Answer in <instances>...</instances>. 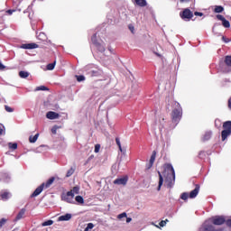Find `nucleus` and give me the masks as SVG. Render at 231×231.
<instances>
[{
  "label": "nucleus",
  "mask_w": 231,
  "mask_h": 231,
  "mask_svg": "<svg viewBox=\"0 0 231 231\" xmlns=\"http://www.w3.org/2000/svg\"><path fill=\"white\" fill-rule=\"evenodd\" d=\"M118 149H119L120 152H122L123 154H125V150H124V149L122 148V146H121V147H118Z\"/></svg>",
  "instance_id": "49"
},
{
  "label": "nucleus",
  "mask_w": 231,
  "mask_h": 231,
  "mask_svg": "<svg viewBox=\"0 0 231 231\" xmlns=\"http://www.w3.org/2000/svg\"><path fill=\"white\" fill-rule=\"evenodd\" d=\"M76 79L78 82H84V80H86V77L84 76H76Z\"/></svg>",
  "instance_id": "33"
},
{
  "label": "nucleus",
  "mask_w": 231,
  "mask_h": 231,
  "mask_svg": "<svg viewBox=\"0 0 231 231\" xmlns=\"http://www.w3.org/2000/svg\"><path fill=\"white\" fill-rule=\"evenodd\" d=\"M183 115V110L180 103H175V108L171 113V120L174 124H178L181 120Z\"/></svg>",
  "instance_id": "3"
},
{
  "label": "nucleus",
  "mask_w": 231,
  "mask_h": 231,
  "mask_svg": "<svg viewBox=\"0 0 231 231\" xmlns=\"http://www.w3.org/2000/svg\"><path fill=\"white\" fill-rule=\"evenodd\" d=\"M93 228H95V225L93 223H88L84 231L93 230Z\"/></svg>",
  "instance_id": "28"
},
{
  "label": "nucleus",
  "mask_w": 231,
  "mask_h": 231,
  "mask_svg": "<svg viewBox=\"0 0 231 231\" xmlns=\"http://www.w3.org/2000/svg\"><path fill=\"white\" fill-rule=\"evenodd\" d=\"M46 184L42 183V185H40L35 190L34 192L32 194V198H37V196H39V194H41V192H42V190H44V186Z\"/></svg>",
  "instance_id": "9"
},
{
  "label": "nucleus",
  "mask_w": 231,
  "mask_h": 231,
  "mask_svg": "<svg viewBox=\"0 0 231 231\" xmlns=\"http://www.w3.org/2000/svg\"><path fill=\"white\" fill-rule=\"evenodd\" d=\"M138 6H147V1L145 0H134Z\"/></svg>",
  "instance_id": "18"
},
{
  "label": "nucleus",
  "mask_w": 231,
  "mask_h": 231,
  "mask_svg": "<svg viewBox=\"0 0 231 231\" xmlns=\"http://www.w3.org/2000/svg\"><path fill=\"white\" fill-rule=\"evenodd\" d=\"M228 107H229V109H231V97L228 100Z\"/></svg>",
  "instance_id": "52"
},
{
  "label": "nucleus",
  "mask_w": 231,
  "mask_h": 231,
  "mask_svg": "<svg viewBox=\"0 0 231 231\" xmlns=\"http://www.w3.org/2000/svg\"><path fill=\"white\" fill-rule=\"evenodd\" d=\"M225 9L223 8V6H221V5H217L216 7H215V13L216 14H221V12H223Z\"/></svg>",
  "instance_id": "22"
},
{
  "label": "nucleus",
  "mask_w": 231,
  "mask_h": 231,
  "mask_svg": "<svg viewBox=\"0 0 231 231\" xmlns=\"http://www.w3.org/2000/svg\"><path fill=\"white\" fill-rule=\"evenodd\" d=\"M60 116L57 112L50 111L46 114L49 120H57Z\"/></svg>",
  "instance_id": "8"
},
{
  "label": "nucleus",
  "mask_w": 231,
  "mask_h": 231,
  "mask_svg": "<svg viewBox=\"0 0 231 231\" xmlns=\"http://www.w3.org/2000/svg\"><path fill=\"white\" fill-rule=\"evenodd\" d=\"M22 48L23 50H35V48H39V45H37L36 43H26L23 44Z\"/></svg>",
  "instance_id": "11"
},
{
  "label": "nucleus",
  "mask_w": 231,
  "mask_h": 231,
  "mask_svg": "<svg viewBox=\"0 0 231 231\" xmlns=\"http://www.w3.org/2000/svg\"><path fill=\"white\" fill-rule=\"evenodd\" d=\"M210 223H213V225H223L225 223V217H213L211 218H209L208 220H207L204 224V230L205 231H213L214 230V226L212 225H210Z\"/></svg>",
  "instance_id": "2"
},
{
  "label": "nucleus",
  "mask_w": 231,
  "mask_h": 231,
  "mask_svg": "<svg viewBox=\"0 0 231 231\" xmlns=\"http://www.w3.org/2000/svg\"><path fill=\"white\" fill-rule=\"evenodd\" d=\"M194 14L199 15V17H203V13L195 12Z\"/></svg>",
  "instance_id": "47"
},
{
  "label": "nucleus",
  "mask_w": 231,
  "mask_h": 231,
  "mask_svg": "<svg viewBox=\"0 0 231 231\" xmlns=\"http://www.w3.org/2000/svg\"><path fill=\"white\" fill-rule=\"evenodd\" d=\"M19 76L21 77V79H28V77H30V73L28 71H20L19 72Z\"/></svg>",
  "instance_id": "19"
},
{
  "label": "nucleus",
  "mask_w": 231,
  "mask_h": 231,
  "mask_svg": "<svg viewBox=\"0 0 231 231\" xmlns=\"http://www.w3.org/2000/svg\"><path fill=\"white\" fill-rule=\"evenodd\" d=\"M95 46L97 48L98 51H101V53H104V51H106V45L104 44V42L95 43Z\"/></svg>",
  "instance_id": "14"
},
{
  "label": "nucleus",
  "mask_w": 231,
  "mask_h": 231,
  "mask_svg": "<svg viewBox=\"0 0 231 231\" xmlns=\"http://www.w3.org/2000/svg\"><path fill=\"white\" fill-rule=\"evenodd\" d=\"M180 198H181V199H183L185 201V200L189 199V193H182Z\"/></svg>",
  "instance_id": "35"
},
{
  "label": "nucleus",
  "mask_w": 231,
  "mask_h": 231,
  "mask_svg": "<svg viewBox=\"0 0 231 231\" xmlns=\"http://www.w3.org/2000/svg\"><path fill=\"white\" fill-rule=\"evenodd\" d=\"M129 30L132 32V33H134V26L129 25Z\"/></svg>",
  "instance_id": "46"
},
{
  "label": "nucleus",
  "mask_w": 231,
  "mask_h": 231,
  "mask_svg": "<svg viewBox=\"0 0 231 231\" xmlns=\"http://www.w3.org/2000/svg\"><path fill=\"white\" fill-rule=\"evenodd\" d=\"M71 217H72L71 214L67 213L65 215L59 217L58 221H69Z\"/></svg>",
  "instance_id": "13"
},
{
  "label": "nucleus",
  "mask_w": 231,
  "mask_h": 231,
  "mask_svg": "<svg viewBox=\"0 0 231 231\" xmlns=\"http://www.w3.org/2000/svg\"><path fill=\"white\" fill-rule=\"evenodd\" d=\"M212 138V132H206L204 136L202 137L203 142H207V140H210Z\"/></svg>",
  "instance_id": "17"
},
{
  "label": "nucleus",
  "mask_w": 231,
  "mask_h": 231,
  "mask_svg": "<svg viewBox=\"0 0 231 231\" xmlns=\"http://www.w3.org/2000/svg\"><path fill=\"white\" fill-rule=\"evenodd\" d=\"M222 41H224V42H230V39H228L225 36L222 37Z\"/></svg>",
  "instance_id": "45"
},
{
  "label": "nucleus",
  "mask_w": 231,
  "mask_h": 231,
  "mask_svg": "<svg viewBox=\"0 0 231 231\" xmlns=\"http://www.w3.org/2000/svg\"><path fill=\"white\" fill-rule=\"evenodd\" d=\"M5 125H0V136L5 134Z\"/></svg>",
  "instance_id": "38"
},
{
  "label": "nucleus",
  "mask_w": 231,
  "mask_h": 231,
  "mask_svg": "<svg viewBox=\"0 0 231 231\" xmlns=\"http://www.w3.org/2000/svg\"><path fill=\"white\" fill-rule=\"evenodd\" d=\"M224 130L222 131V140L225 142L231 134V121H226L223 124Z\"/></svg>",
  "instance_id": "4"
},
{
  "label": "nucleus",
  "mask_w": 231,
  "mask_h": 231,
  "mask_svg": "<svg viewBox=\"0 0 231 231\" xmlns=\"http://www.w3.org/2000/svg\"><path fill=\"white\" fill-rule=\"evenodd\" d=\"M38 139H39V134H36L34 136L29 137V142L31 143H35V142H37Z\"/></svg>",
  "instance_id": "20"
},
{
  "label": "nucleus",
  "mask_w": 231,
  "mask_h": 231,
  "mask_svg": "<svg viewBox=\"0 0 231 231\" xmlns=\"http://www.w3.org/2000/svg\"><path fill=\"white\" fill-rule=\"evenodd\" d=\"M180 3H189L190 0H180Z\"/></svg>",
  "instance_id": "54"
},
{
  "label": "nucleus",
  "mask_w": 231,
  "mask_h": 231,
  "mask_svg": "<svg viewBox=\"0 0 231 231\" xmlns=\"http://www.w3.org/2000/svg\"><path fill=\"white\" fill-rule=\"evenodd\" d=\"M131 221H133V218H131V217H126V223H131Z\"/></svg>",
  "instance_id": "50"
},
{
  "label": "nucleus",
  "mask_w": 231,
  "mask_h": 231,
  "mask_svg": "<svg viewBox=\"0 0 231 231\" xmlns=\"http://www.w3.org/2000/svg\"><path fill=\"white\" fill-rule=\"evenodd\" d=\"M47 90H48V88L44 86H40L35 88V91H47Z\"/></svg>",
  "instance_id": "31"
},
{
  "label": "nucleus",
  "mask_w": 231,
  "mask_h": 231,
  "mask_svg": "<svg viewBox=\"0 0 231 231\" xmlns=\"http://www.w3.org/2000/svg\"><path fill=\"white\" fill-rule=\"evenodd\" d=\"M226 225H227V226H230V227H231V219H229V220L226 221Z\"/></svg>",
  "instance_id": "51"
},
{
  "label": "nucleus",
  "mask_w": 231,
  "mask_h": 231,
  "mask_svg": "<svg viewBox=\"0 0 231 231\" xmlns=\"http://www.w3.org/2000/svg\"><path fill=\"white\" fill-rule=\"evenodd\" d=\"M8 147L9 149H13V151H15V149H17V143H9Z\"/></svg>",
  "instance_id": "27"
},
{
  "label": "nucleus",
  "mask_w": 231,
  "mask_h": 231,
  "mask_svg": "<svg viewBox=\"0 0 231 231\" xmlns=\"http://www.w3.org/2000/svg\"><path fill=\"white\" fill-rule=\"evenodd\" d=\"M217 19H218V21H222V23H223L224 20H225V16H224V15H221V14H217Z\"/></svg>",
  "instance_id": "42"
},
{
  "label": "nucleus",
  "mask_w": 231,
  "mask_h": 231,
  "mask_svg": "<svg viewBox=\"0 0 231 231\" xmlns=\"http://www.w3.org/2000/svg\"><path fill=\"white\" fill-rule=\"evenodd\" d=\"M79 191H80V188L78 187V186L74 187V188L70 190V192H72L73 196H75V194H79Z\"/></svg>",
  "instance_id": "25"
},
{
  "label": "nucleus",
  "mask_w": 231,
  "mask_h": 231,
  "mask_svg": "<svg viewBox=\"0 0 231 231\" xmlns=\"http://www.w3.org/2000/svg\"><path fill=\"white\" fill-rule=\"evenodd\" d=\"M75 172V170L73 168H70L68 171H67V178H69V176H73V173Z\"/></svg>",
  "instance_id": "32"
},
{
  "label": "nucleus",
  "mask_w": 231,
  "mask_h": 231,
  "mask_svg": "<svg viewBox=\"0 0 231 231\" xmlns=\"http://www.w3.org/2000/svg\"><path fill=\"white\" fill-rule=\"evenodd\" d=\"M225 62H226V66H229L231 68V56H226Z\"/></svg>",
  "instance_id": "30"
},
{
  "label": "nucleus",
  "mask_w": 231,
  "mask_h": 231,
  "mask_svg": "<svg viewBox=\"0 0 231 231\" xmlns=\"http://www.w3.org/2000/svg\"><path fill=\"white\" fill-rule=\"evenodd\" d=\"M91 41H92L93 44H97V34H94L92 36Z\"/></svg>",
  "instance_id": "43"
},
{
  "label": "nucleus",
  "mask_w": 231,
  "mask_h": 231,
  "mask_svg": "<svg viewBox=\"0 0 231 231\" xmlns=\"http://www.w3.org/2000/svg\"><path fill=\"white\" fill-rule=\"evenodd\" d=\"M57 129H59V126H57V125L52 127V129H51L52 134H57Z\"/></svg>",
  "instance_id": "40"
},
{
  "label": "nucleus",
  "mask_w": 231,
  "mask_h": 231,
  "mask_svg": "<svg viewBox=\"0 0 231 231\" xmlns=\"http://www.w3.org/2000/svg\"><path fill=\"white\" fill-rule=\"evenodd\" d=\"M74 198L73 191H69L61 195L62 201H66V203H75Z\"/></svg>",
  "instance_id": "5"
},
{
  "label": "nucleus",
  "mask_w": 231,
  "mask_h": 231,
  "mask_svg": "<svg viewBox=\"0 0 231 231\" xmlns=\"http://www.w3.org/2000/svg\"><path fill=\"white\" fill-rule=\"evenodd\" d=\"M25 213H26V209L24 208L21 209L18 215L16 216V221H19V219H23V217H24Z\"/></svg>",
  "instance_id": "16"
},
{
  "label": "nucleus",
  "mask_w": 231,
  "mask_h": 231,
  "mask_svg": "<svg viewBox=\"0 0 231 231\" xmlns=\"http://www.w3.org/2000/svg\"><path fill=\"white\" fill-rule=\"evenodd\" d=\"M154 160H156V155L152 154L150 159V165H149L148 169H151V167H152V164L154 163Z\"/></svg>",
  "instance_id": "24"
},
{
  "label": "nucleus",
  "mask_w": 231,
  "mask_h": 231,
  "mask_svg": "<svg viewBox=\"0 0 231 231\" xmlns=\"http://www.w3.org/2000/svg\"><path fill=\"white\" fill-rule=\"evenodd\" d=\"M128 180H129V178H127V176H124V177L116 179L114 180V185H127Z\"/></svg>",
  "instance_id": "6"
},
{
  "label": "nucleus",
  "mask_w": 231,
  "mask_h": 231,
  "mask_svg": "<svg viewBox=\"0 0 231 231\" xmlns=\"http://www.w3.org/2000/svg\"><path fill=\"white\" fill-rule=\"evenodd\" d=\"M14 12H15V10H7L6 14H8L9 15H12V14H14Z\"/></svg>",
  "instance_id": "48"
},
{
  "label": "nucleus",
  "mask_w": 231,
  "mask_h": 231,
  "mask_svg": "<svg viewBox=\"0 0 231 231\" xmlns=\"http://www.w3.org/2000/svg\"><path fill=\"white\" fill-rule=\"evenodd\" d=\"M124 217H127V213L124 212L117 216V219H124Z\"/></svg>",
  "instance_id": "36"
},
{
  "label": "nucleus",
  "mask_w": 231,
  "mask_h": 231,
  "mask_svg": "<svg viewBox=\"0 0 231 231\" xmlns=\"http://www.w3.org/2000/svg\"><path fill=\"white\" fill-rule=\"evenodd\" d=\"M53 225V220H47L42 224V226H51Z\"/></svg>",
  "instance_id": "26"
},
{
  "label": "nucleus",
  "mask_w": 231,
  "mask_h": 231,
  "mask_svg": "<svg viewBox=\"0 0 231 231\" xmlns=\"http://www.w3.org/2000/svg\"><path fill=\"white\" fill-rule=\"evenodd\" d=\"M5 225H6V218H2L0 220V228H2V226H5Z\"/></svg>",
  "instance_id": "37"
},
{
  "label": "nucleus",
  "mask_w": 231,
  "mask_h": 231,
  "mask_svg": "<svg viewBox=\"0 0 231 231\" xmlns=\"http://www.w3.org/2000/svg\"><path fill=\"white\" fill-rule=\"evenodd\" d=\"M222 25L224 26V28H230V22H228V20L225 19L222 22Z\"/></svg>",
  "instance_id": "29"
},
{
  "label": "nucleus",
  "mask_w": 231,
  "mask_h": 231,
  "mask_svg": "<svg viewBox=\"0 0 231 231\" xmlns=\"http://www.w3.org/2000/svg\"><path fill=\"white\" fill-rule=\"evenodd\" d=\"M5 109L7 113H14V108H12L11 106H5Z\"/></svg>",
  "instance_id": "34"
},
{
  "label": "nucleus",
  "mask_w": 231,
  "mask_h": 231,
  "mask_svg": "<svg viewBox=\"0 0 231 231\" xmlns=\"http://www.w3.org/2000/svg\"><path fill=\"white\" fill-rule=\"evenodd\" d=\"M53 181H55V178L54 177H51V179H49L46 181V183H44V189H49V187L53 184Z\"/></svg>",
  "instance_id": "15"
},
{
  "label": "nucleus",
  "mask_w": 231,
  "mask_h": 231,
  "mask_svg": "<svg viewBox=\"0 0 231 231\" xmlns=\"http://www.w3.org/2000/svg\"><path fill=\"white\" fill-rule=\"evenodd\" d=\"M10 198H12V194H10V192L5 190L0 192V199H2L3 201L10 199Z\"/></svg>",
  "instance_id": "10"
},
{
  "label": "nucleus",
  "mask_w": 231,
  "mask_h": 231,
  "mask_svg": "<svg viewBox=\"0 0 231 231\" xmlns=\"http://www.w3.org/2000/svg\"><path fill=\"white\" fill-rule=\"evenodd\" d=\"M198 194H199V185H196V188L190 191L189 198L191 199H194V198H196V196H198Z\"/></svg>",
  "instance_id": "12"
},
{
  "label": "nucleus",
  "mask_w": 231,
  "mask_h": 231,
  "mask_svg": "<svg viewBox=\"0 0 231 231\" xmlns=\"http://www.w3.org/2000/svg\"><path fill=\"white\" fill-rule=\"evenodd\" d=\"M116 145L118 147H122V143H120V139L119 138H116Z\"/></svg>",
  "instance_id": "44"
},
{
  "label": "nucleus",
  "mask_w": 231,
  "mask_h": 231,
  "mask_svg": "<svg viewBox=\"0 0 231 231\" xmlns=\"http://www.w3.org/2000/svg\"><path fill=\"white\" fill-rule=\"evenodd\" d=\"M180 17L182 19H192L194 17V14H192V11L189 9H185L182 14H180Z\"/></svg>",
  "instance_id": "7"
},
{
  "label": "nucleus",
  "mask_w": 231,
  "mask_h": 231,
  "mask_svg": "<svg viewBox=\"0 0 231 231\" xmlns=\"http://www.w3.org/2000/svg\"><path fill=\"white\" fill-rule=\"evenodd\" d=\"M56 62H57V61H54L53 63L48 64V65H47V69H48L49 71H51V70L55 69V64H56Z\"/></svg>",
  "instance_id": "23"
},
{
  "label": "nucleus",
  "mask_w": 231,
  "mask_h": 231,
  "mask_svg": "<svg viewBox=\"0 0 231 231\" xmlns=\"http://www.w3.org/2000/svg\"><path fill=\"white\" fill-rule=\"evenodd\" d=\"M0 69H5V65H3V63L0 62Z\"/></svg>",
  "instance_id": "53"
},
{
  "label": "nucleus",
  "mask_w": 231,
  "mask_h": 231,
  "mask_svg": "<svg viewBox=\"0 0 231 231\" xmlns=\"http://www.w3.org/2000/svg\"><path fill=\"white\" fill-rule=\"evenodd\" d=\"M168 222H169L168 219H166V220H162L159 225H160V226H165V225H167Z\"/></svg>",
  "instance_id": "39"
},
{
  "label": "nucleus",
  "mask_w": 231,
  "mask_h": 231,
  "mask_svg": "<svg viewBox=\"0 0 231 231\" xmlns=\"http://www.w3.org/2000/svg\"><path fill=\"white\" fill-rule=\"evenodd\" d=\"M94 152H100V144H96L95 145Z\"/></svg>",
  "instance_id": "41"
},
{
  "label": "nucleus",
  "mask_w": 231,
  "mask_h": 231,
  "mask_svg": "<svg viewBox=\"0 0 231 231\" xmlns=\"http://www.w3.org/2000/svg\"><path fill=\"white\" fill-rule=\"evenodd\" d=\"M75 199L79 205H84V198L82 196H77Z\"/></svg>",
  "instance_id": "21"
},
{
  "label": "nucleus",
  "mask_w": 231,
  "mask_h": 231,
  "mask_svg": "<svg viewBox=\"0 0 231 231\" xmlns=\"http://www.w3.org/2000/svg\"><path fill=\"white\" fill-rule=\"evenodd\" d=\"M159 174V186L157 190H162V185H163V178H164V185L168 188L172 187L174 185V181L176 180V173L174 172V168L171 164H164L163 172L158 171Z\"/></svg>",
  "instance_id": "1"
}]
</instances>
